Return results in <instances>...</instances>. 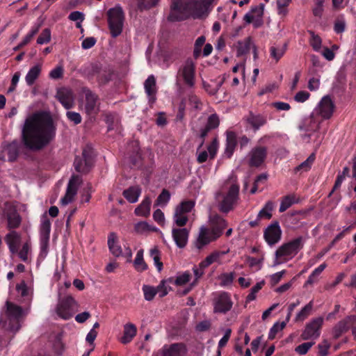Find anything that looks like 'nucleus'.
I'll list each match as a JSON object with an SVG mask.
<instances>
[{"mask_svg": "<svg viewBox=\"0 0 356 356\" xmlns=\"http://www.w3.org/2000/svg\"><path fill=\"white\" fill-rule=\"evenodd\" d=\"M55 135L56 127L51 116L44 112H37L25 120L21 140L26 149L38 152L49 145Z\"/></svg>", "mask_w": 356, "mask_h": 356, "instance_id": "1", "label": "nucleus"}, {"mask_svg": "<svg viewBox=\"0 0 356 356\" xmlns=\"http://www.w3.org/2000/svg\"><path fill=\"white\" fill-rule=\"evenodd\" d=\"M209 8L203 0H172L170 13L168 17L172 22L181 21L190 15L200 17Z\"/></svg>", "mask_w": 356, "mask_h": 356, "instance_id": "2", "label": "nucleus"}, {"mask_svg": "<svg viewBox=\"0 0 356 356\" xmlns=\"http://www.w3.org/2000/svg\"><path fill=\"white\" fill-rule=\"evenodd\" d=\"M209 224L210 229L204 226L200 229L198 237L195 243V245L198 250H201L211 242L216 241L222 235L227 225V221L218 214L210 216Z\"/></svg>", "mask_w": 356, "mask_h": 356, "instance_id": "3", "label": "nucleus"}, {"mask_svg": "<svg viewBox=\"0 0 356 356\" xmlns=\"http://www.w3.org/2000/svg\"><path fill=\"white\" fill-rule=\"evenodd\" d=\"M238 194L239 185L236 181L232 178L227 179L216 193L219 210L225 213L232 210L238 200Z\"/></svg>", "mask_w": 356, "mask_h": 356, "instance_id": "4", "label": "nucleus"}, {"mask_svg": "<svg viewBox=\"0 0 356 356\" xmlns=\"http://www.w3.org/2000/svg\"><path fill=\"white\" fill-rule=\"evenodd\" d=\"M196 65L191 58H187L179 67L176 76L177 83H182L188 88L195 86Z\"/></svg>", "mask_w": 356, "mask_h": 356, "instance_id": "5", "label": "nucleus"}, {"mask_svg": "<svg viewBox=\"0 0 356 356\" xmlns=\"http://www.w3.org/2000/svg\"><path fill=\"white\" fill-rule=\"evenodd\" d=\"M304 240L299 236L282 245L275 252L276 264H281L291 259L303 247Z\"/></svg>", "mask_w": 356, "mask_h": 356, "instance_id": "6", "label": "nucleus"}, {"mask_svg": "<svg viewBox=\"0 0 356 356\" xmlns=\"http://www.w3.org/2000/svg\"><path fill=\"white\" fill-rule=\"evenodd\" d=\"M108 24L112 37L116 38L122 31L124 13L122 8L117 5L107 11Z\"/></svg>", "mask_w": 356, "mask_h": 356, "instance_id": "7", "label": "nucleus"}, {"mask_svg": "<svg viewBox=\"0 0 356 356\" xmlns=\"http://www.w3.org/2000/svg\"><path fill=\"white\" fill-rule=\"evenodd\" d=\"M79 304L72 296L60 299L56 307V314L63 320L71 318L79 310Z\"/></svg>", "mask_w": 356, "mask_h": 356, "instance_id": "8", "label": "nucleus"}, {"mask_svg": "<svg viewBox=\"0 0 356 356\" xmlns=\"http://www.w3.org/2000/svg\"><path fill=\"white\" fill-rule=\"evenodd\" d=\"M6 316L10 321V329L13 332H17L20 328L19 320L22 316L23 310L20 306H18L10 301H6Z\"/></svg>", "mask_w": 356, "mask_h": 356, "instance_id": "9", "label": "nucleus"}, {"mask_svg": "<svg viewBox=\"0 0 356 356\" xmlns=\"http://www.w3.org/2000/svg\"><path fill=\"white\" fill-rule=\"evenodd\" d=\"M92 165V149L87 147L83 149L81 156H76L74 166L76 171L81 173H87Z\"/></svg>", "mask_w": 356, "mask_h": 356, "instance_id": "10", "label": "nucleus"}, {"mask_svg": "<svg viewBox=\"0 0 356 356\" xmlns=\"http://www.w3.org/2000/svg\"><path fill=\"white\" fill-rule=\"evenodd\" d=\"M20 144L17 140L11 143L3 142L0 147V159L1 161H14L19 155Z\"/></svg>", "mask_w": 356, "mask_h": 356, "instance_id": "11", "label": "nucleus"}, {"mask_svg": "<svg viewBox=\"0 0 356 356\" xmlns=\"http://www.w3.org/2000/svg\"><path fill=\"white\" fill-rule=\"evenodd\" d=\"M213 304L214 313L226 314L231 310L233 306L230 294L225 291L216 295L213 299Z\"/></svg>", "mask_w": 356, "mask_h": 356, "instance_id": "12", "label": "nucleus"}, {"mask_svg": "<svg viewBox=\"0 0 356 356\" xmlns=\"http://www.w3.org/2000/svg\"><path fill=\"white\" fill-rule=\"evenodd\" d=\"M323 323V318L322 317L313 318L306 325L305 330L300 335L301 339L302 340L317 339L320 336V330Z\"/></svg>", "mask_w": 356, "mask_h": 356, "instance_id": "13", "label": "nucleus"}, {"mask_svg": "<svg viewBox=\"0 0 356 356\" xmlns=\"http://www.w3.org/2000/svg\"><path fill=\"white\" fill-rule=\"evenodd\" d=\"M3 214L7 220V228L8 229L18 228L21 225L22 218L15 206L6 203L3 209Z\"/></svg>", "mask_w": 356, "mask_h": 356, "instance_id": "14", "label": "nucleus"}, {"mask_svg": "<svg viewBox=\"0 0 356 356\" xmlns=\"http://www.w3.org/2000/svg\"><path fill=\"white\" fill-rule=\"evenodd\" d=\"M282 230L278 222H274L268 225L264 230V236L270 245H275L281 239Z\"/></svg>", "mask_w": 356, "mask_h": 356, "instance_id": "15", "label": "nucleus"}, {"mask_svg": "<svg viewBox=\"0 0 356 356\" xmlns=\"http://www.w3.org/2000/svg\"><path fill=\"white\" fill-rule=\"evenodd\" d=\"M268 149L266 147L257 146L249 153V165L253 167H259L265 161Z\"/></svg>", "mask_w": 356, "mask_h": 356, "instance_id": "16", "label": "nucleus"}, {"mask_svg": "<svg viewBox=\"0 0 356 356\" xmlns=\"http://www.w3.org/2000/svg\"><path fill=\"white\" fill-rule=\"evenodd\" d=\"M187 353L186 345L184 343L165 345L161 349L162 356H186Z\"/></svg>", "mask_w": 356, "mask_h": 356, "instance_id": "17", "label": "nucleus"}, {"mask_svg": "<svg viewBox=\"0 0 356 356\" xmlns=\"http://www.w3.org/2000/svg\"><path fill=\"white\" fill-rule=\"evenodd\" d=\"M56 97L66 109L72 108L74 105V95L69 88H58Z\"/></svg>", "mask_w": 356, "mask_h": 356, "instance_id": "18", "label": "nucleus"}, {"mask_svg": "<svg viewBox=\"0 0 356 356\" xmlns=\"http://www.w3.org/2000/svg\"><path fill=\"white\" fill-rule=\"evenodd\" d=\"M80 181L81 178L79 175H74L72 176L68 182L65 195L61 199V203L63 204H67L73 200L74 197L77 193V189Z\"/></svg>", "mask_w": 356, "mask_h": 356, "instance_id": "19", "label": "nucleus"}, {"mask_svg": "<svg viewBox=\"0 0 356 356\" xmlns=\"http://www.w3.org/2000/svg\"><path fill=\"white\" fill-rule=\"evenodd\" d=\"M334 109V104L329 97H324L319 102L315 112L323 119L332 117Z\"/></svg>", "mask_w": 356, "mask_h": 356, "instance_id": "20", "label": "nucleus"}, {"mask_svg": "<svg viewBox=\"0 0 356 356\" xmlns=\"http://www.w3.org/2000/svg\"><path fill=\"white\" fill-rule=\"evenodd\" d=\"M84 109L89 115H95L99 111V101L97 95L90 90L86 92Z\"/></svg>", "mask_w": 356, "mask_h": 356, "instance_id": "21", "label": "nucleus"}, {"mask_svg": "<svg viewBox=\"0 0 356 356\" xmlns=\"http://www.w3.org/2000/svg\"><path fill=\"white\" fill-rule=\"evenodd\" d=\"M220 124V120L217 114H211L207 118V123L204 127L200 130V137L202 139L201 145L204 143L205 137L212 129H216Z\"/></svg>", "mask_w": 356, "mask_h": 356, "instance_id": "22", "label": "nucleus"}, {"mask_svg": "<svg viewBox=\"0 0 356 356\" xmlns=\"http://www.w3.org/2000/svg\"><path fill=\"white\" fill-rule=\"evenodd\" d=\"M173 239L179 248H184L188 239L189 231L186 228H173L172 230Z\"/></svg>", "mask_w": 356, "mask_h": 356, "instance_id": "23", "label": "nucleus"}, {"mask_svg": "<svg viewBox=\"0 0 356 356\" xmlns=\"http://www.w3.org/2000/svg\"><path fill=\"white\" fill-rule=\"evenodd\" d=\"M236 134L234 131H227L226 147L224 154L227 158H230L236 147Z\"/></svg>", "mask_w": 356, "mask_h": 356, "instance_id": "24", "label": "nucleus"}, {"mask_svg": "<svg viewBox=\"0 0 356 356\" xmlns=\"http://www.w3.org/2000/svg\"><path fill=\"white\" fill-rule=\"evenodd\" d=\"M136 333L137 328L134 324L131 323L125 324L124 325L123 336L120 339V342L123 344L130 343L136 335Z\"/></svg>", "mask_w": 356, "mask_h": 356, "instance_id": "25", "label": "nucleus"}, {"mask_svg": "<svg viewBox=\"0 0 356 356\" xmlns=\"http://www.w3.org/2000/svg\"><path fill=\"white\" fill-rule=\"evenodd\" d=\"M42 72V65L37 64L30 68L25 76V81L28 86H33L39 78Z\"/></svg>", "mask_w": 356, "mask_h": 356, "instance_id": "26", "label": "nucleus"}, {"mask_svg": "<svg viewBox=\"0 0 356 356\" xmlns=\"http://www.w3.org/2000/svg\"><path fill=\"white\" fill-rule=\"evenodd\" d=\"M5 241L8 244L11 252L15 253L17 252V247L20 241V236L15 231H11L6 234Z\"/></svg>", "mask_w": 356, "mask_h": 356, "instance_id": "27", "label": "nucleus"}, {"mask_svg": "<svg viewBox=\"0 0 356 356\" xmlns=\"http://www.w3.org/2000/svg\"><path fill=\"white\" fill-rule=\"evenodd\" d=\"M247 122L255 131H257L266 123L267 120L264 115H254L252 113H250L247 117Z\"/></svg>", "mask_w": 356, "mask_h": 356, "instance_id": "28", "label": "nucleus"}, {"mask_svg": "<svg viewBox=\"0 0 356 356\" xmlns=\"http://www.w3.org/2000/svg\"><path fill=\"white\" fill-rule=\"evenodd\" d=\"M228 251H214L200 263V266L207 268L214 262H219L220 259Z\"/></svg>", "mask_w": 356, "mask_h": 356, "instance_id": "29", "label": "nucleus"}, {"mask_svg": "<svg viewBox=\"0 0 356 356\" xmlns=\"http://www.w3.org/2000/svg\"><path fill=\"white\" fill-rule=\"evenodd\" d=\"M145 92L149 97V99L154 100L156 92V79L154 75H149L144 83Z\"/></svg>", "mask_w": 356, "mask_h": 356, "instance_id": "30", "label": "nucleus"}, {"mask_svg": "<svg viewBox=\"0 0 356 356\" xmlns=\"http://www.w3.org/2000/svg\"><path fill=\"white\" fill-rule=\"evenodd\" d=\"M141 193V188L138 186H131L124 191V197L131 203L136 202Z\"/></svg>", "mask_w": 356, "mask_h": 356, "instance_id": "31", "label": "nucleus"}, {"mask_svg": "<svg viewBox=\"0 0 356 356\" xmlns=\"http://www.w3.org/2000/svg\"><path fill=\"white\" fill-rule=\"evenodd\" d=\"M251 44L252 40L250 37H248L243 40L238 41L235 45L236 49V56L239 57L248 53Z\"/></svg>", "mask_w": 356, "mask_h": 356, "instance_id": "32", "label": "nucleus"}, {"mask_svg": "<svg viewBox=\"0 0 356 356\" xmlns=\"http://www.w3.org/2000/svg\"><path fill=\"white\" fill-rule=\"evenodd\" d=\"M108 245L111 252L115 257H119L122 254V249L117 244V235L114 232H111L108 238Z\"/></svg>", "mask_w": 356, "mask_h": 356, "instance_id": "33", "label": "nucleus"}, {"mask_svg": "<svg viewBox=\"0 0 356 356\" xmlns=\"http://www.w3.org/2000/svg\"><path fill=\"white\" fill-rule=\"evenodd\" d=\"M150 205L151 200L149 197H145L135 209V213L139 216H148L150 213Z\"/></svg>", "mask_w": 356, "mask_h": 356, "instance_id": "34", "label": "nucleus"}, {"mask_svg": "<svg viewBox=\"0 0 356 356\" xmlns=\"http://www.w3.org/2000/svg\"><path fill=\"white\" fill-rule=\"evenodd\" d=\"M349 321L348 319H343L338 322L333 328L332 334L334 339H338L344 332L348 330Z\"/></svg>", "mask_w": 356, "mask_h": 356, "instance_id": "35", "label": "nucleus"}, {"mask_svg": "<svg viewBox=\"0 0 356 356\" xmlns=\"http://www.w3.org/2000/svg\"><path fill=\"white\" fill-rule=\"evenodd\" d=\"M275 208V203L273 201H268L262 209L260 210L257 215V218L261 220L262 218L270 219L272 218V211Z\"/></svg>", "mask_w": 356, "mask_h": 356, "instance_id": "36", "label": "nucleus"}, {"mask_svg": "<svg viewBox=\"0 0 356 356\" xmlns=\"http://www.w3.org/2000/svg\"><path fill=\"white\" fill-rule=\"evenodd\" d=\"M287 48V44H284L282 46H272L270 47V55L276 63L284 55Z\"/></svg>", "mask_w": 356, "mask_h": 356, "instance_id": "37", "label": "nucleus"}, {"mask_svg": "<svg viewBox=\"0 0 356 356\" xmlns=\"http://www.w3.org/2000/svg\"><path fill=\"white\" fill-rule=\"evenodd\" d=\"M143 250H139L134 261V266L138 272H143L147 269V264L143 259Z\"/></svg>", "mask_w": 356, "mask_h": 356, "instance_id": "38", "label": "nucleus"}, {"mask_svg": "<svg viewBox=\"0 0 356 356\" xmlns=\"http://www.w3.org/2000/svg\"><path fill=\"white\" fill-rule=\"evenodd\" d=\"M51 222L46 214L42 217L40 225V236H44V240L50 236Z\"/></svg>", "mask_w": 356, "mask_h": 356, "instance_id": "39", "label": "nucleus"}, {"mask_svg": "<svg viewBox=\"0 0 356 356\" xmlns=\"http://www.w3.org/2000/svg\"><path fill=\"white\" fill-rule=\"evenodd\" d=\"M264 6L261 4L259 6H254L252 8V12L257 13V16L252 22L253 26L255 29L259 28L263 25L264 22L262 19V16L264 15Z\"/></svg>", "mask_w": 356, "mask_h": 356, "instance_id": "40", "label": "nucleus"}, {"mask_svg": "<svg viewBox=\"0 0 356 356\" xmlns=\"http://www.w3.org/2000/svg\"><path fill=\"white\" fill-rule=\"evenodd\" d=\"M296 202V197L293 195H289L283 197L281 200L279 211L282 213Z\"/></svg>", "mask_w": 356, "mask_h": 356, "instance_id": "41", "label": "nucleus"}, {"mask_svg": "<svg viewBox=\"0 0 356 356\" xmlns=\"http://www.w3.org/2000/svg\"><path fill=\"white\" fill-rule=\"evenodd\" d=\"M312 308L313 302L310 301L298 313L296 317V321H303L305 320L310 315Z\"/></svg>", "mask_w": 356, "mask_h": 356, "instance_id": "42", "label": "nucleus"}, {"mask_svg": "<svg viewBox=\"0 0 356 356\" xmlns=\"http://www.w3.org/2000/svg\"><path fill=\"white\" fill-rule=\"evenodd\" d=\"M138 10L143 11L149 10L156 6L159 2V0H136Z\"/></svg>", "mask_w": 356, "mask_h": 356, "instance_id": "43", "label": "nucleus"}, {"mask_svg": "<svg viewBox=\"0 0 356 356\" xmlns=\"http://www.w3.org/2000/svg\"><path fill=\"white\" fill-rule=\"evenodd\" d=\"M310 35L309 44L314 51H318L321 48L322 40L318 35H316L313 31H308Z\"/></svg>", "mask_w": 356, "mask_h": 356, "instance_id": "44", "label": "nucleus"}, {"mask_svg": "<svg viewBox=\"0 0 356 356\" xmlns=\"http://www.w3.org/2000/svg\"><path fill=\"white\" fill-rule=\"evenodd\" d=\"M151 257L153 259L157 270L160 272L163 268V263L161 261V252L156 247L152 248L149 251Z\"/></svg>", "mask_w": 356, "mask_h": 356, "instance_id": "45", "label": "nucleus"}, {"mask_svg": "<svg viewBox=\"0 0 356 356\" xmlns=\"http://www.w3.org/2000/svg\"><path fill=\"white\" fill-rule=\"evenodd\" d=\"M194 207L195 202L193 200H186L181 202L176 207V210H177L178 212H181L186 215L193 209Z\"/></svg>", "mask_w": 356, "mask_h": 356, "instance_id": "46", "label": "nucleus"}, {"mask_svg": "<svg viewBox=\"0 0 356 356\" xmlns=\"http://www.w3.org/2000/svg\"><path fill=\"white\" fill-rule=\"evenodd\" d=\"M206 40V38L204 35H201L197 38L194 44L193 57L195 59H197L202 51V47L204 45Z\"/></svg>", "mask_w": 356, "mask_h": 356, "instance_id": "47", "label": "nucleus"}, {"mask_svg": "<svg viewBox=\"0 0 356 356\" xmlns=\"http://www.w3.org/2000/svg\"><path fill=\"white\" fill-rule=\"evenodd\" d=\"M102 65L99 63H92L90 64L86 70V72L87 75L90 77H97L99 74L102 72Z\"/></svg>", "mask_w": 356, "mask_h": 356, "instance_id": "48", "label": "nucleus"}, {"mask_svg": "<svg viewBox=\"0 0 356 356\" xmlns=\"http://www.w3.org/2000/svg\"><path fill=\"white\" fill-rule=\"evenodd\" d=\"M315 160V154H312L304 162L301 163L295 168L296 172L300 170L308 171Z\"/></svg>", "mask_w": 356, "mask_h": 356, "instance_id": "49", "label": "nucleus"}, {"mask_svg": "<svg viewBox=\"0 0 356 356\" xmlns=\"http://www.w3.org/2000/svg\"><path fill=\"white\" fill-rule=\"evenodd\" d=\"M265 284V281L262 280L256 284L251 290L250 293L246 297V302H251L256 298V294L258 293Z\"/></svg>", "mask_w": 356, "mask_h": 356, "instance_id": "50", "label": "nucleus"}, {"mask_svg": "<svg viewBox=\"0 0 356 356\" xmlns=\"http://www.w3.org/2000/svg\"><path fill=\"white\" fill-rule=\"evenodd\" d=\"M173 219L175 223L179 227H184L188 220V218L186 214L181 212H178V211L176 209L173 216Z\"/></svg>", "mask_w": 356, "mask_h": 356, "instance_id": "51", "label": "nucleus"}, {"mask_svg": "<svg viewBox=\"0 0 356 356\" xmlns=\"http://www.w3.org/2000/svg\"><path fill=\"white\" fill-rule=\"evenodd\" d=\"M143 291L144 293V298L147 301L152 300L157 293V290L155 287L149 285H143Z\"/></svg>", "mask_w": 356, "mask_h": 356, "instance_id": "52", "label": "nucleus"}, {"mask_svg": "<svg viewBox=\"0 0 356 356\" xmlns=\"http://www.w3.org/2000/svg\"><path fill=\"white\" fill-rule=\"evenodd\" d=\"M219 280L220 281V286H227L233 282L234 279V273H225L221 274L219 277Z\"/></svg>", "mask_w": 356, "mask_h": 356, "instance_id": "53", "label": "nucleus"}, {"mask_svg": "<svg viewBox=\"0 0 356 356\" xmlns=\"http://www.w3.org/2000/svg\"><path fill=\"white\" fill-rule=\"evenodd\" d=\"M135 230L136 232L142 234L148 231L156 232L157 229L149 225L147 222L143 221L136 224Z\"/></svg>", "mask_w": 356, "mask_h": 356, "instance_id": "54", "label": "nucleus"}, {"mask_svg": "<svg viewBox=\"0 0 356 356\" xmlns=\"http://www.w3.org/2000/svg\"><path fill=\"white\" fill-rule=\"evenodd\" d=\"M325 0H314V6L312 8L313 15L321 18L323 13V4Z\"/></svg>", "mask_w": 356, "mask_h": 356, "instance_id": "55", "label": "nucleus"}, {"mask_svg": "<svg viewBox=\"0 0 356 356\" xmlns=\"http://www.w3.org/2000/svg\"><path fill=\"white\" fill-rule=\"evenodd\" d=\"M170 198V194L166 189H163L156 200V205H165Z\"/></svg>", "mask_w": 356, "mask_h": 356, "instance_id": "56", "label": "nucleus"}, {"mask_svg": "<svg viewBox=\"0 0 356 356\" xmlns=\"http://www.w3.org/2000/svg\"><path fill=\"white\" fill-rule=\"evenodd\" d=\"M111 76L112 73L111 70L102 67V72L101 74H99V75L97 77V79L100 83H106L111 80Z\"/></svg>", "mask_w": 356, "mask_h": 356, "instance_id": "57", "label": "nucleus"}, {"mask_svg": "<svg viewBox=\"0 0 356 356\" xmlns=\"http://www.w3.org/2000/svg\"><path fill=\"white\" fill-rule=\"evenodd\" d=\"M346 21L343 16L339 17L334 22V31L337 33H341L346 29Z\"/></svg>", "mask_w": 356, "mask_h": 356, "instance_id": "58", "label": "nucleus"}, {"mask_svg": "<svg viewBox=\"0 0 356 356\" xmlns=\"http://www.w3.org/2000/svg\"><path fill=\"white\" fill-rule=\"evenodd\" d=\"M51 40V30L44 29L37 39V43L42 44L48 43Z\"/></svg>", "mask_w": 356, "mask_h": 356, "instance_id": "59", "label": "nucleus"}, {"mask_svg": "<svg viewBox=\"0 0 356 356\" xmlns=\"http://www.w3.org/2000/svg\"><path fill=\"white\" fill-rule=\"evenodd\" d=\"M286 326V323L282 322L281 323H276L274 324V325L270 328L269 334H268V339L272 340L275 337L276 334L282 330Z\"/></svg>", "mask_w": 356, "mask_h": 356, "instance_id": "60", "label": "nucleus"}, {"mask_svg": "<svg viewBox=\"0 0 356 356\" xmlns=\"http://www.w3.org/2000/svg\"><path fill=\"white\" fill-rule=\"evenodd\" d=\"M64 69L63 65H58L51 70L49 74V78L52 79H59L63 76Z\"/></svg>", "mask_w": 356, "mask_h": 356, "instance_id": "61", "label": "nucleus"}, {"mask_svg": "<svg viewBox=\"0 0 356 356\" xmlns=\"http://www.w3.org/2000/svg\"><path fill=\"white\" fill-rule=\"evenodd\" d=\"M191 277V275L188 272H185L178 275L174 282L178 286L184 285L190 281Z\"/></svg>", "mask_w": 356, "mask_h": 356, "instance_id": "62", "label": "nucleus"}, {"mask_svg": "<svg viewBox=\"0 0 356 356\" xmlns=\"http://www.w3.org/2000/svg\"><path fill=\"white\" fill-rule=\"evenodd\" d=\"M330 347V343L327 340L324 339L321 343L318 345V355L327 356L328 355V350Z\"/></svg>", "mask_w": 356, "mask_h": 356, "instance_id": "63", "label": "nucleus"}, {"mask_svg": "<svg viewBox=\"0 0 356 356\" xmlns=\"http://www.w3.org/2000/svg\"><path fill=\"white\" fill-rule=\"evenodd\" d=\"M314 342H305L298 346L295 350L300 355L306 354L308 350L314 345Z\"/></svg>", "mask_w": 356, "mask_h": 356, "instance_id": "64", "label": "nucleus"}]
</instances>
